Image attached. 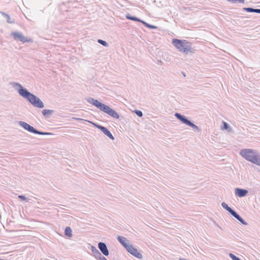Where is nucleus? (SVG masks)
I'll list each match as a JSON object with an SVG mask.
<instances>
[{"mask_svg":"<svg viewBox=\"0 0 260 260\" xmlns=\"http://www.w3.org/2000/svg\"><path fill=\"white\" fill-rule=\"evenodd\" d=\"M10 85L18 92L20 96L27 100L33 106L39 108H43L44 107L43 102L38 97L28 91L21 84L16 82H11Z\"/></svg>","mask_w":260,"mask_h":260,"instance_id":"nucleus-1","label":"nucleus"},{"mask_svg":"<svg viewBox=\"0 0 260 260\" xmlns=\"http://www.w3.org/2000/svg\"><path fill=\"white\" fill-rule=\"evenodd\" d=\"M86 101L88 103L94 105L101 111L111 116L112 117L116 119L119 118V115L115 111L109 106L101 103L98 100L92 98H88L86 99Z\"/></svg>","mask_w":260,"mask_h":260,"instance_id":"nucleus-2","label":"nucleus"},{"mask_svg":"<svg viewBox=\"0 0 260 260\" xmlns=\"http://www.w3.org/2000/svg\"><path fill=\"white\" fill-rule=\"evenodd\" d=\"M240 155L246 160L260 166V152L251 149H243L240 152Z\"/></svg>","mask_w":260,"mask_h":260,"instance_id":"nucleus-3","label":"nucleus"},{"mask_svg":"<svg viewBox=\"0 0 260 260\" xmlns=\"http://www.w3.org/2000/svg\"><path fill=\"white\" fill-rule=\"evenodd\" d=\"M172 43L180 52L185 54H193L195 49L192 47L191 43L185 40L173 39Z\"/></svg>","mask_w":260,"mask_h":260,"instance_id":"nucleus-4","label":"nucleus"},{"mask_svg":"<svg viewBox=\"0 0 260 260\" xmlns=\"http://www.w3.org/2000/svg\"><path fill=\"white\" fill-rule=\"evenodd\" d=\"M19 124L24 129L27 131L28 132L38 135H51L52 134L49 132H44L39 131L37 129H35L33 126L28 124L27 123L23 121H18Z\"/></svg>","mask_w":260,"mask_h":260,"instance_id":"nucleus-5","label":"nucleus"},{"mask_svg":"<svg viewBox=\"0 0 260 260\" xmlns=\"http://www.w3.org/2000/svg\"><path fill=\"white\" fill-rule=\"evenodd\" d=\"M175 116L180 120L182 123L186 124V125L192 127L193 129L196 131L199 132L200 131L199 127L194 124L193 123L191 122L188 118L184 115H183L179 113H176L175 114Z\"/></svg>","mask_w":260,"mask_h":260,"instance_id":"nucleus-6","label":"nucleus"},{"mask_svg":"<svg viewBox=\"0 0 260 260\" xmlns=\"http://www.w3.org/2000/svg\"><path fill=\"white\" fill-rule=\"evenodd\" d=\"M11 36L13 38L15 41H19L20 42H32V39L24 37L21 32L18 31H13L11 33Z\"/></svg>","mask_w":260,"mask_h":260,"instance_id":"nucleus-7","label":"nucleus"},{"mask_svg":"<svg viewBox=\"0 0 260 260\" xmlns=\"http://www.w3.org/2000/svg\"><path fill=\"white\" fill-rule=\"evenodd\" d=\"M126 250L132 255L139 259H142L143 257L142 254L132 244H131Z\"/></svg>","mask_w":260,"mask_h":260,"instance_id":"nucleus-8","label":"nucleus"},{"mask_svg":"<svg viewBox=\"0 0 260 260\" xmlns=\"http://www.w3.org/2000/svg\"><path fill=\"white\" fill-rule=\"evenodd\" d=\"M91 123L96 128L100 129L106 136L109 137L110 139L113 140H114V137L111 133V132L105 127L98 124L97 123H95L94 122H91Z\"/></svg>","mask_w":260,"mask_h":260,"instance_id":"nucleus-9","label":"nucleus"},{"mask_svg":"<svg viewBox=\"0 0 260 260\" xmlns=\"http://www.w3.org/2000/svg\"><path fill=\"white\" fill-rule=\"evenodd\" d=\"M98 248L104 255H109V252L107 246L105 243L102 242H99L98 243Z\"/></svg>","mask_w":260,"mask_h":260,"instance_id":"nucleus-10","label":"nucleus"},{"mask_svg":"<svg viewBox=\"0 0 260 260\" xmlns=\"http://www.w3.org/2000/svg\"><path fill=\"white\" fill-rule=\"evenodd\" d=\"M248 193V191L245 189L240 188H236L235 189V195L240 198L245 197Z\"/></svg>","mask_w":260,"mask_h":260,"instance_id":"nucleus-11","label":"nucleus"},{"mask_svg":"<svg viewBox=\"0 0 260 260\" xmlns=\"http://www.w3.org/2000/svg\"><path fill=\"white\" fill-rule=\"evenodd\" d=\"M117 240L125 249H127V247L131 245L129 241L124 237L119 236L117 237Z\"/></svg>","mask_w":260,"mask_h":260,"instance_id":"nucleus-12","label":"nucleus"},{"mask_svg":"<svg viewBox=\"0 0 260 260\" xmlns=\"http://www.w3.org/2000/svg\"><path fill=\"white\" fill-rule=\"evenodd\" d=\"M236 219L244 225H247V223L235 211L232 214Z\"/></svg>","mask_w":260,"mask_h":260,"instance_id":"nucleus-13","label":"nucleus"},{"mask_svg":"<svg viewBox=\"0 0 260 260\" xmlns=\"http://www.w3.org/2000/svg\"><path fill=\"white\" fill-rule=\"evenodd\" d=\"M125 17L126 19H127L128 20H133V21H135L140 22L141 23H142V21H143V20L140 19V18H137L135 16H133L131 15L129 13H127L125 15Z\"/></svg>","mask_w":260,"mask_h":260,"instance_id":"nucleus-14","label":"nucleus"},{"mask_svg":"<svg viewBox=\"0 0 260 260\" xmlns=\"http://www.w3.org/2000/svg\"><path fill=\"white\" fill-rule=\"evenodd\" d=\"M222 207L227 210L231 215L235 211L233 209H232L230 207H229L225 202H222L221 203Z\"/></svg>","mask_w":260,"mask_h":260,"instance_id":"nucleus-15","label":"nucleus"},{"mask_svg":"<svg viewBox=\"0 0 260 260\" xmlns=\"http://www.w3.org/2000/svg\"><path fill=\"white\" fill-rule=\"evenodd\" d=\"M64 235L68 237H72V230L70 226H67L66 228L64 230Z\"/></svg>","mask_w":260,"mask_h":260,"instance_id":"nucleus-16","label":"nucleus"},{"mask_svg":"<svg viewBox=\"0 0 260 260\" xmlns=\"http://www.w3.org/2000/svg\"><path fill=\"white\" fill-rule=\"evenodd\" d=\"M2 14L4 17H5L6 18L7 22L8 23H10V24H12V23H14V22H15L14 20L13 19H12L8 14L5 13V12H2Z\"/></svg>","mask_w":260,"mask_h":260,"instance_id":"nucleus-17","label":"nucleus"},{"mask_svg":"<svg viewBox=\"0 0 260 260\" xmlns=\"http://www.w3.org/2000/svg\"><path fill=\"white\" fill-rule=\"evenodd\" d=\"M54 112L53 110H48V109H44L42 111V114L44 116H49Z\"/></svg>","mask_w":260,"mask_h":260,"instance_id":"nucleus-18","label":"nucleus"},{"mask_svg":"<svg viewBox=\"0 0 260 260\" xmlns=\"http://www.w3.org/2000/svg\"><path fill=\"white\" fill-rule=\"evenodd\" d=\"M142 23L146 27H147L149 28H151V29H156L157 28V26L153 25L150 24L143 20V21H142Z\"/></svg>","mask_w":260,"mask_h":260,"instance_id":"nucleus-19","label":"nucleus"},{"mask_svg":"<svg viewBox=\"0 0 260 260\" xmlns=\"http://www.w3.org/2000/svg\"><path fill=\"white\" fill-rule=\"evenodd\" d=\"M222 124L223 126L222 127V129H225V130H229V131H230L231 129V128L230 127V125L228 123L224 121H222Z\"/></svg>","mask_w":260,"mask_h":260,"instance_id":"nucleus-20","label":"nucleus"},{"mask_svg":"<svg viewBox=\"0 0 260 260\" xmlns=\"http://www.w3.org/2000/svg\"><path fill=\"white\" fill-rule=\"evenodd\" d=\"M96 259L98 260H107V258L103 256L100 252L99 253H98L95 256H94Z\"/></svg>","mask_w":260,"mask_h":260,"instance_id":"nucleus-21","label":"nucleus"},{"mask_svg":"<svg viewBox=\"0 0 260 260\" xmlns=\"http://www.w3.org/2000/svg\"><path fill=\"white\" fill-rule=\"evenodd\" d=\"M243 10L247 12H249V13H256V9H254V8H250V7H248V8H243Z\"/></svg>","mask_w":260,"mask_h":260,"instance_id":"nucleus-22","label":"nucleus"},{"mask_svg":"<svg viewBox=\"0 0 260 260\" xmlns=\"http://www.w3.org/2000/svg\"><path fill=\"white\" fill-rule=\"evenodd\" d=\"M91 249L93 256H95L98 253H99L100 251L96 249L95 247L92 246Z\"/></svg>","mask_w":260,"mask_h":260,"instance_id":"nucleus-23","label":"nucleus"},{"mask_svg":"<svg viewBox=\"0 0 260 260\" xmlns=\"http://www.w3.org/2000/svg\"><path fill=\"white\" fill-rule=\"evenodd\" d=\"M98 42L104 46L107 47L108 46V43L107 42H106L105 41H104L103 40L99 39L98 40Z\"/></svg>","mask_w":260,"mask_h":260,"instance_id":"nucleus-24","label":"nucleus"},{"mask_svg":"<svg viewBox=\"0 0 260 260\" xmlns=\"http://www.w3.org/2000/svg\"><path fill=\"white\" fill-rule=\"evenodd\" d=\"M229 256L232 259V260H240V258L236 256L232 253L229 254Z\"/></svg>","mask_w":260,"mask_h":260,"instance_id":"nucleus-25","label":"nucleus"},{"mask_svg":"<svg viewBox=\"0 0 260 260\" xmlns=\"http://www.w3.org/2000/svg\"><path fill=\"white\" fill-rule=\"evenodd\" d=\"M228 1L232 3H236L237 2L239 3H244V0H228Z\"/></svg>","mask_w":260,"mask_h":260,"instance_id":"nucleus-26","label":"nucleus"},{"mask_svg":"<svg viewBox=\"0 0 260 260\" xmlns=\"http://www.w3.org/2000/svg\"><path fill=\"white\" fill-rule=\"evenodd\" d=\"M135 113L138 115L139 117H141L143 116V113L141 111L136 110L135 111Z\"/></svg>","mask_w":260,"mask_h":260,"instance_id":"nucleus-27","label":"nucleus"},{"mask_svg":"<svg viewBox=\"0 0 260 260\" xmlns=\"http://www.w3.org/2000/svg\"><path fill=\"white\" fill-rule=\"evenodd\" d=\"M19 199H21L22 201H25L26 202H28V199H27L24 196L20 195L18 196Z\"/></svg>","mask_w":260,"mask_h":260,"instance_id":"nucleus-28","label":"nucleus"},{"mask_svg":"<svg viewBox=\"0 0 260 260\" xmlns=\"http://www.w3.org/2000/svg\"><path fill=\"white\" fill-rule=\"evenodd\" d=\"M256 13H259V14H260V9H256Z\"/></svg>","mask_w":260,"mask_h":260,"instance_id":"nucleus-29","label":"nucleus"},{"mask_svg":"<svg viewBox=\"0 0 260 260\" xmlns=\"http://www.w3.org/2000/svg\"><path fill=\"white\" fill-rule=\"evenodd\" d=\"M182 73L184 77H185V76H186V75H185V73H184V72H182Z\"/></svg>","mask_w":260,"mask_h":260,"instance_id":"nucleus-30","label":"nucleus"},{"mask_svg":"<svg viewBox=\"0 0 260 260\" xmlns=\"http://www.w3.org/2000/svg\"><path fill=\"white\" fill-rule=\"evenodd\" d=\"M0 260H4V259H1V258H0Z\"/></svg>","mask_w":260,"mask_h":260,"instance_id":"nucleus-31","label":"nucleus"},{"mask_svg":"<svg viewBox=\"0 0 260 260\" xmlns=\"http://www.w3.org/2000/svg\"><path fill=\"white\" fill-rule=\"evenodd\" d=\"M240 260H241V259H240Z\"/></svg>","mask_w":260,"mask_h":260,"instance_id":"nucleus-32","label":"nucleus"}]
</instances>
